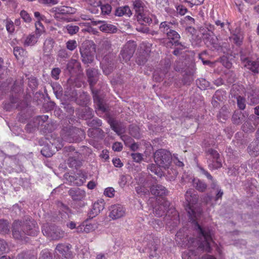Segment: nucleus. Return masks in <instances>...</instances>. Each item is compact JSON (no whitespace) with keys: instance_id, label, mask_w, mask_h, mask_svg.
Wrapping results in <instances>:
<instances>
[{"instance_id":"f257e3e1","label":"nucleus","mask_w":259,"mask_h":259,"mask_svg":"<svg viewBox=\"0 0 259 259\" xmlns=\"http://www.w3.org/2000/svg\"><path fill=\"white\" fill-rule=\"evenodd\" d=\"M198 196L195 193L194 190L190 189L185 194V200L187 203V210L190 221L194 223L196 231L198 237L196 240L193 238L189 240L181 238V232H178L176 235V240L178 243L189 248L188 252L182 254L183 259H197L196 256L202 251L210 252L211 243L212 242L211 234L208 228H202L196 222L197 217L201 213L200 211H196L195 205L198 201Z\"/></svg>"},{"instance_id":"f03ea898","label":"nucleus","mask_w":259,"mask_h":259,"mask_svg":"<svg viewBox=\"0 0 259 259\" xmlns=\"http://www.w3.org/2000/svg\"><path fill=\"white\" fill-rule=\"evenodd\" d=\"M12 229L13 238L19 240H25L26 236H36L39 232L37 223L30 217H27L22 222L15 221Z\"/></svg>"},{"instance_id":"7ed1b4c3","label":"nucleus","mask_w":259,"mask_h":259,"mask_svg":"<svg viewBox=\"0 0 259 259\" xmlns=\"http://www.w3.org/2000/svg\"><path fill=\"white\" fill-rule=\"evenodd\" d=\"M111 42L108 38H104L100 43L98 50L97 58L101 61V64L103 72L107 75L110 73L111 70H106V63H109V59L113 58L114 56L110 53Z\"/></svg>"},{"instance_id":"20e7f679","label":"nucleus","mask_w":259,"mask_h":259,"mask_svg":"<svg viewBox=\"0 0 259 259\" xmlns=\"http://www.w3.org/2000/svg\"><path fill=\"white\" fill-rule=\"evenodd\" d=\"M154 159L156 165L164 169L168 168L171 162L170 153L164 149L156 151L154 154Z\"/></svg>"},{"instance_id":"39448f33","label":"nucleus","mask_w":259,"mask_h":259,"mask_svg":"<svg viewBox=\"0 0 259 259\" xmlns=\"http://www.w3.org/2000/svg\"><path fill=\"white\" fill-rule=\"evenodd\" d=\"M95 52V46L93 43L82 44L80 48L82 61L85 64L91 63L94 60Z\"/></svg>"},{"instance_id":"423d86ee","label":"nucleus","mask_w":259,"mask_h":259,"mask_svg":"<svg viewBox=\"0 0 259 259\" xmlns=\"http://www.w3.org/2000/svg\"><path fill=\"white\" fill-rule=\"evenodd\" d=\"M42 232L44 235L55 240H58L64 236L65 232L60 228L55 226L44 225L42 227Z\"/></svg>"},{"instance_id":"0eeeda50","label":"nucleus","mask_w":259,"mask_h":259,"mask_svg":"<svg viewBox=\"0 0 259 259\" xmlns=\"http://www.w3.org/2000/svg\"><path fill=\"white\" fill-rule=\"evenodd\" d=\"M208 157V163L210 169H217L222 167V162L218 152L213 149H208L207 152Z\"/></svg>"},{"instance_id":"6e6552de","label":"nucleus","mask_w":259,"mask_h":259,"mask_svg":"<svg viewBox=\"0 0 259 259\" xmlns=\"http://www.w3.org/2000/svg\"><path fill=\"white\" fill-rule=\"evenodd\" d=\"M109 217L112 220H117L125 214V208L123 205L120 204L112 205L109 208Z\"/></svg>"},{"instance_id":"1a4fd4ad","label":"nucleus","mask_w":259,"mask_h":259,"mask_svg":"<svg viewBox=\"0 0 259 259\" xmlns=\"http://www.w3.org/2000/svg\"><path fill=\"white\" fill-rule=\"evenodd\" d=\"M135 51V45L133 42L126 43L123 47L120 54V58L126 62L130 60Z\"/></svg>"},{"instance_id":"9d476101","label":"nucleus","mask_w":259,"mask_h":259,"mask_svg":"<svg viewBox=\"0 0 259 259\" xmlns=\"http://www.w3.org/2000/svg\"><path fill=\"white\" fill-rule=\"evenodd\" d=\"M63 136V137L62 139L58 138L57 139H53L52 141H50L52 148H54V150L56 149V151L61 149L64 145L62 140L69 143L74 142L77 140L76 138L72 137L71 135H68L67 136L64 135Z\"/></svg>"},{"instance_id":"9b49d317","label":"nucleus","mask_w":259,"mask_h":259,"mask_svg":"<svg viewBox=\"0 0 259 259\" xmlns=\"http://www.w3.org/2000/svg\"><path fill=\"white\" fill-rule=\"evenodd\" d=\"M241 60L243 65L245 67H246L255 73L259 72V58L254 61H251L248 58L241 56Z\"/></svg>"},{"instance_id":"f8f14e48","label":"nucleus","mask_w":259,"mask_h":259,"mask_svg":"<svg viewBox=\"0 0 259 259\" xmlns=\"http://www.w3.org/2000/svg\"><path fill=\"white\" fill-rule=\"evenodd\" d=\"M48 115H41L37 116L34 119V124L32 125L31 122L29 123L26 126V128L28 132H32L39 125H42L48 119Z\"/></svg>"},{"instance_id":"ddd939ff","label":"nucleus","mask_w":259,"mask_h":259,"mask_svg":"<svg viewBox=\"0 0 259 259\" xmlns=\"http://www.w3.org/2000/svg\"><path fill=\"white\" fill-rule=\"evenodd\" d=\"M70 248V244H59L56 247V252L65 258H69L71 256Z\"/></svg>"},{"instance_id":"4468645a","label":"nucleus","mask_w":259,"mask_h":259,"mask_svg":"<svg viewBox=\"0 0 259 259\" xmlns=\"http://www.w3.org/2000/svg\"><path fill=\"white\" fill-rule=\"evenodd\" d=\"M158 244L154 241H152L148 245V247L145 248V251L149 253L150 259H158L159 257L158 252Z\"/></svg>"},{"instance_id":"2eb2a0df","label":"nucleus","mask_w":259,"mask_h":259,"mask_svg":"<svg viewBox=\"0 0 259 259\" xmlns=\"http://www.w3.org/2000/svg\"><path fill=\"white\" fill-rule=\"evenodd\" d=\"M68 193L74 201L82 200L86 196L85 191L78 188L70 189Z\"/></svg>"},{"instance_id":"dca6fc26","label":"nucleus","mask_w":259,"mask_h":259,"mask_svg":"<svg viewBox=\"0 0 259 259\" xmlns=\"http://www.w3.org/2000/svg\"><path fill=\"white\" fill-rule=\"evenodd\" d=\"M55 12V18L58 19L59 15L62 14H72L75 13V9L71 7L68 6H60L54 8Z\"/></svg>"},{"instance_id":"f3484780","label":"nucleus","mask_w":259,"mask_h":259,"mask_svg":"<svg viewBox=\"0 0 259 259\" xmlns=\"http://www.w3.org/2000/svg\"><path fill=\"white\" fill-rule=\"evenodd\" d=\"M169 205L167 201L163 200V201L159 205L155 206L154 208V213L157 217H160L165 214Z\"/></svg>"},{"instance_id":"a211bd4d","label":"nucleus","mask_w":259,"mask_h":259,"mask_svg":"<svg viewBox=\"0 0 259 259\" xmlns=\"http://www.w3.org/2000/svg\"><path fill=\"white\" fill-rule=\"evenodd\" d=\"M102 24L99 27L100 30L105 33H115L117 30V28L115 26L111 24H107L105 21H96L94 22V25H97L98 24Z\"/></svg>"},{"instance_id":"6ab92c4d","label":"nucleus","mask_w":259,"mask_h":259,"mask_svg":"<svg viewBox=\"0 0 259 259\" xmlns=\"http://www.w3.org/2000/svg\"><path fill=\"white\" fill-rule=\"evenodd\" d=\"M105 206V202L103 199H100L97 200L93 205V208L91 211V213L93 217L98 215L102 210H103Z\"/></svg>"},{"instance_id":"aec40b11","label":"nucleus","mask_w":259,"mask_h":259,"mask_svg":"<svg viewBox=\"0 0 259 259\" xmlns=\"http://www.w3.org/2000/svg\"><path fill=\"white\" fill-rule=\"evenodd\" d=\"M87 74L88 77V81L92 88L95 85L98 80V72L96 69L89 68L87 70Z\"/></svg>"},{"instance_id":"412c9836","label":"nucleus","mask_w":259,"mask_h":259,"mask_svg":"<svg viewBox=\"0 0 259 259\" xmlns=\"http://www.w3.org/2000/svg\"><path fill=\"white\" fill-rule=\"evenodd\" d=\"M167 36L168 39L169 40H171L173 41H169V44L167 43V46L168 47H170L171 45H179L180 43L179 42V40L180 38V35L178 34L177 32L176 31L170 29L168 32H167Z\"/></svg>"},{"instance_id":"4be33fe9","label":"nucleus","mask_w":259,"mask_h":259,"mask_svg":"<svg viewBox=\"0 0 259 259\" xmlns=\"http://www.w3.org/2000/svg\"><path fill=\"white\" fill-rule=\"evenodd\" d=\"M151 192L154 195L163 196L166 195L167 191L164 186L156 184L151 187Z\"/></svg>"},{"instance_id":"5701e85b","label":"nucleus","mask_w":259,"mask_h":259,"mask_svg":"<svg viewBox=\"0 0 259 259\" xmlns=\"http://www.w3.org/2000/svg\"><path fill=\"white\" fill-rule=\"evenodd\" d=\"M250 155L257 156L259 154V140H255L250 143L248 148Z\"/></svg>"},{"instance_id":"b1692460","label":"nucleus","mask_w":259,"mask_h":259,"mask_svg":"<svg viewBox=\"0 0 259 259\" xmlns=\"http://www.w3.org/2000/svg\"><path fill=\"white\" fill-rule=\"evenodd\" d=\"M193 187L199 192H204L206 189L207 185L198 179L194 178L193 180Z\"/></svg>"},{"instance_id":"393cba45","label":"nucleus","mask_w":259,"mask_h":259,"mask_svg":"<svg viewBox=\"0 0 259 259\" xmlns=\"http://www.w3.org/2000/svg\"><path fill=\"white\" fill-rule=\"evenodd\" d=\"M55 41L51 37L46 39L44 44L43 51L45 53H50L52 51Z\"/></svg>"},{"instance_id":"a878e982","label":"nucleus","mask_w":259,"mask_h":259,"mask_svg":"<svg viewBox=\"0 0 259 259\" xmlns=\"http://www.w3.org/2000/svg\"><path fill=\"white\" fill-rule=\"evenodd\" d=\"M138 21L142 25H144V23L150 24L152 22L151 18L146 15L144 12L142 13H139L137 16Z\"/></svg>"},{"instance_id":"bb28decb","label":"nucleus","mask_w":259,"mask_h":259,"mask_svg":"<svg viewBox=\"0 0 259 259\" xmlns=\"http://www.w3.org/2000/svg\"><path fill=\"white\" fill-rule=\"evenodd\" d=\"M115 14L116 16L119 17L124 15L129 17L132 15V12L128 6H124L117 9Z\"/></svg>"},{"instance_id":"cd10ccee","label":"nucleus","mask_w":259,"mask_h":259,"mask_svg":"<svg viewBox=\"0 0 259 259\" xmlns=\"http://www.w3.org/2000/svg\"><path fill=\"white\" fill-rule=\"evenodd\" d=\"M58 206L59 207V212L63 219H67L69 218L70 210L68 207L63 204L62 202H59Z\"/></svg>"},{"instance_id":"c85d7f7f","label":"nucleus","mask_w":259,"mask_h":259,"mask_svg":"<svg viewBox=\"0 0 259 259\" xmlns=\"http://www.w3.org/2000/svg\"><path fill=\"white\" fill-rule=\"evenodd\" d=\"M133 6L137 15L144 12L145 4L143 0H135L133 2Z\"/></svg>"},{"instance_id":"c756f323","label":"nucleus","mask_w":259,"mask_h":259,"mask_svg":"<svg viewBox=\"0 0 259 259\" xmlns=\"http://www.w3.org/2000/svg\"><path fill=\"white\" fill-rule=\"evenodd\" d=\"M10 223L5 220H0V233L3 235L8 234L10 232Z\"/></svg>"},{"instance_id":"7c9ffc66","label":"nucleus","mask_w":259,"mask_h":259,"mask_svg":"<svg viewBox=\"0 0 259 259\" xmlns=\"http://www.w3.org/2000/svg\"><path fill=\"white\" fill-rule=\"evenodd\" d=\"M94 225L91 224L86 225L82 224L76 227V232L78 233L85 232L88 233L94 231Z\"/></svg>"},{"instance_id":"2f4dec72","label":"nucleus","mask_w":259,"mask_h":259,"mask_svg":"<svg viewBox=\"0 0 259 259\" xmlns=\"http://www.w3.org/2000/svg\"><path fill=\"white\" fill-rule=\"evenodd\" d=\"M38 39L34 34H29L26 37L24 41V45L25 46H33L37 42Z\"/></svg>"},{"instance_id":"473e14b6","label":"nucleus","mask_w":259,"mask_h":259,"mask_svg":"<svg viewBox=\"0 0 259 259\" xmlns=\"http://www.w3.org/2000/svg\"><path fill=\"white\" fill-rule=\"evenodd\" d=\"M79 30V28L78 26L73 25L72 24H68L63 28V30L65 32H66L70 35H73L77 33Z\"/></svg>"},{"instance_id":"72a5a7b5","label":"nucleus","mask_w":259,"mask_h":259,"mask_svg":"<svg viewBox=\"0 0 259 259\" xmlns=\"http://www.w3.org/2000/svg\"><path fill=\"white\" fill-rule=\"evenodd\" d=\"M243 35L242 32H238L233 34L230 37L233 42L237 46H240L242 44L243 39Z\"/></svg>"},{"instance_id":"f704fd0d","label":"nucleus","mask_w":259,"mask_h":259,"mask_svg":"<svg viewBox=\"0 0 259 259\" xmlns=\"http://www.w3.org/2000/svg\"><path fill=\"white\" fill-rule=\"evenodd\" d=\"M35 31L34 34L38 38L45 32V27L40 22L35 23Z\"/></svg>"},{"instance_id":"c9c22d12","label":"nucleus","mask_w":259,"mask_h":259,"mask_svg":"<svg viewBox=\"0 0 259 259\" xmlns=\"http://www.w3.org/2000/svg\"><path fill=\"white\" fill-rule=\"evenodd\" d=\"M55 152V150L54 148H52V146H45L41 150V153L44 156L49 157L52 156Z\"/></svg>"},{"instance_id":"e433bc0d","label":"nucleus","mask_w":259,"mask_h":259,"mask_svg":"<svg viewBox=\"0 0 259 259\" xmlns=\"http://www.w3.org/2000/svg\"><path fill=\"white\" fill-rule=\"evenodd\" d=\"M16 259H36V256L34 253L27 251L19 254Z\"/></svg>"},{"instance_id":"4c0bfd02","label":"nucleus","mask_w":259,"mask_h":259,"mask_svg":"<svg viewBox=\"0 0 259 259\" xmlns=\"http://www.w3.org/2000/svg\"><path fill=\"white\" fill-rule=\"evenodd\" d=\"M160 167H158L156 165L154 164H149L148 166V169L151 171L152 172L156 175L159 177H161L163 175V172L161 171Z\"/></svg>"},{"instance_id":"58836bf2","label":"nucleus","mask_w":259,"mask_h":259,"mask_svg":"<svg viewBox=\"0 0 259 259\" xmlns=\"http://www.w3.org/2000/svg\"><path fill=\"white\" fill-rule=\"evenodd\" d=\"M100 8L101 11V14L103 15H108L110 14L112 10L111 6L108 4L102 5L101 2V5H100Z\"/></svg>"},{"instance_id":"ea45409f","label":"nucleus","mask_w":259,"mask_h":259,"mask_svg":"<svg viewBox=\"0 0 259 259\" xmlns=\"http://www.w3.org/2000/svg\"><path fill=\"white\" fill-rule=\"evenodd\" d=\"M93 94L94 100L95 102H96L97 103L99 109H100L101 110L103 111H105L106 108L103 105L101 100L99 98L97 93H95V91H93Z\"/></svg>"},{"instance_id":"a19ab883","label":"nucleus","mask_w":259,"mask_h":259,"mask_svg":"<svg viewBox=\"0 0 259 259\" xmlns=\"http://www.w3.org/2000/svg\"><path fill=\"white\" fill-rule=\"evenodd\" d=\"M26 52L20 47H15L14 49V54L17 59H19L20 57L25 55Z\"/></svg>"},{"instance_id":"79ce46f5","label":"nucleus","mask_w":259,"mask_h":259,"mask_svg":"<svg viewBox=\"0 0 259 259\" xmlns=\"http://www.w3.org/2000/svg\"><path fill=\"white\" fill-rule=\"evenodd\" d=\"M171 27L170 23L165 21L161 23L159 28L162 32L167 34V32H168L169 30L171 29Z\"/></svg>"},{"instance_id":"37998d69","label":"nucleus","mask_w":259,"mask_h":259,"mask_svg":"<svg viewBox=\"0 0 259 259\" xmlns=\"http://www.w3.org/2000/svg\"><path fill=\"white\" fill-rule=\"evenodd\" d=\"M20 16L23 21L26 23H30L32 21V18L30 15L25 10H22L20 12Z\"/></svg>"},{"instance_id":"c03bdc74","label":"nucleus","mask_w":259,"mask_h":259,"mask_svg":"<svg viewBox=\"0 0 259 259\" xmlns=\"http://www.w3.org/2000/svg\"><path fill=\"white\" fill-rule=\"evenodd\" d=\"M67 164L70 167L76 168L79 164V161L73 157H70L68 159Z\"/></svg>"},{"instance_id":"a18cd8bd","label":"nucleus","mask_w":259,"mask_h":259,"mask_svg":"<svg viewBox=\"0 0 259 259\" xmlns=\"http://www.w3.org/2000/svg\"><path fill=\"white\" fill-rule=\"evenodd\" d=\"M236 99L238 108L241 110H244L246 107L245 99L240 96L237 97Z\"/></svg>"},{"instance_id":"49530a36","label":"nucleus","mask_w":259,"mask_h":259,"mask_svg":"<svg viewBox=\"0 0 259 259\" xmlns=\"http://www.w3.org/2000/svg\"><path fill=\"white\" fill-rule=\"evenodd\" d=\"M66 45L67 49L71 51L74 50L77 46L76 41L73 39L69 40L67 41Z\"/></svg>"},{"instance_id":"de8ad7c7","label":"nucleus","mask_w":259,"mask_h":259,"mask_svg":"<svg viewBox=\"0 0 259 259\" xmlns=\"http://www.w3.org/2000/svg\"><path fill=\"white\" fill-rule=\"evenodd\" d=\"M209 42L214 49L219 50L221 48V46L220 43H219V40L217 38L211 37L209 38Z\"/></svg>"},{"instance_id":"09e8293b","label":"nucleus","mask_w":259,"mask_h":259,"mask_svg":"<svg viewBox=\"0 0 259 259\" xmlns=\"http://www.w3.org/2000/svg\"><path fill=\"white\" fill-rule=\"evenodd\" d=\"M8 250L7 242L4 240L0 239V255L6 252Z\"/></svg>"},{"instance_id":"8fccbe9b","label":"nucleus","mask_w":259,"mask_h":259,"mask_svg":"<svg viewBox=\"0 0 259 259\" xmlns=\"http://www.w3.org/2000/svg\"><path fill=\"white\" fill-rule=\"evenodd\" d=\"M168 5V0H156V6L159 9H165Z\"/></svg>"},{"instance_id":"3c124183","label":"nucleus","mask_w":259,"mask_h":259,"mask_svg":"<svg viewBox=\"0 0 259 259\" xmlns=\"http://www.w3.org/2000/svg\"><path fill=\"white\" fill-rule=\"evenodd\" d=\"M166 72L159 73L158 71H155L153 74V78L156 81H160L164 78Z\"/></svg>"},{"instance_id":"603ef678","label":"nucleus","mask_w":259,"mask_h":259,"mask_svg":"<svg viewBox=\"0 0 259 259\" xmlns=\"http://www.w3.org/2000/svg\"><path fill=\"white\" fill-rule=\"evenodd\" d=\"M79 63L76 60H71L67 64V69L69 72H71L75 67H78Z\"/></svg>"},{"instance_id":"864d4df0","label":"nucleus","mask_w":259,"mask_h":259,"mask_svg":"<svg viewBox=\"0 0 259 259\" xmlns=\"http://www.w3.org/2000/svg\"><path fill=\"white\" fill-rule=\"evenodd\" d=\"M199 88L205 90L207 88L209 87V82L204 78H201L199 80Z\"/></svg>"},{"instance_id":"5fc2aeb1","label":"nucleus","mask_w":259,"mask_h":259,"mask_svg":"<svg viewBox=\"0 0 259 259\" xmlns=\"http://www.w3.org/2000/svg\"><path fill=\"white\" fill-rule=\"evenodd\" d=\"M39 259H52L49 250L47 249L42 250L40 253Z\"/></svg>"},{"instance_id":"6e6d98bb","label":"nucleus","mask_w":259,"mask_h":259,"mask_svg":"<svg viewBox=\"0 0 259 259\" xmlns=\"http://www.w3.org/2000/svg\"><path fill=\"white\" fill-rule=\"evenodd\" d=\"M115 190L112 187H108L105 189L104 194L108 197H112L114 196Z\"/></svg>"},{"instance_id":"4d7b16f0","label":"nucleus","mask_w":259,"mask_h":259,"mask_svg":"<svg viewBox=\"0 0 259 259\" xmlns=\"http://www.w3.org/2000/svg\"><path fill=\"white\" fill-rule=\"evenodd\" d=\"M131 156L134 161L136 162H140L143 159V155L139 153H132Z\"/></svg>"},{"instance_id":"13d9d810","label":"nucleus","mask_w":259,"mask_h":259,"mask_svg":"<svg viewBox=\"0 0 259 259\" xmlns=\"http://www.w3.org/2000/svg\"><path fill=\"white\" fill-rule=\"evenodd\" d=\"M186 3H189L191 7L194 5H199L203 3L204 0H184Z\"/></svg>"},{"instance_id":"bf43d9fd","label":"nucleus","mask_w":259,"mask_h":259,"mask_svg":"<svg viewBox=\"0 0 259 259\" xmlns=\"http://www.w3.org/2000/svg\"><path fill=\"white\" fill-rule=\"evenodd\" d=\"M136 29L139 32L146 34L149 33L150 31L149 27L142 24L139 26H137Z\"/></svg>"},{"instance_id":"052dcab7","label":"nucleus","mask_w":259,"mask_h":259,"mask_svg":"<svg viewBox=\"0 0 259 259\" xmlns=\"http://www.w3.org/2000/svg\"><path fill=\"white\" fill-rule=\"evenodd\" d=\"M177 11L181 15H184L188 12L187 9L183 5L178 6Z\"/></svg>"},{"instance_id":"680f3d73","label":"nucleus","mask_w":259,"mask_h":259,"mask_svg":"<svg viewBox=\"0 0 259 259\" xmlns=\"http://www.w3.org/2000/svg\"><path fill=\"white\" fill-rule=\"evenodd\" d=\"M61 72V70L58 68H55L52 70V76L55 79H58L59 78V74Z\"/></svg>"},{"instance_id":"e2e57ef3","label":"nucleus","mask_w":259,"mask_h":259,"mask_svg":"<svg viewBox=\"0 0 259 259\" xmlns=\"http://www.w3.org/2000/svg\"><path fill=\"white\" fill-rule=\"evenodd\" d=\"M112 149L114 151H121L122 149V145L120 142H115L113 144Z\"/></svg>"},{"instance_id":"0e129e2a","label":"nucleus","mask_w":259,"mask_h":259,"mask_svg":"<svg viewBox=\"0 0 259 259\" xmlns=\"http://www.w3.org/2000/svg\"><path fill=\"white\" fill-rule=\"evenodd\" d=\"M6 29L10 33H12L14 31V25L12 21H7L6 24Z\"/></svg>"},{"instance_id":"69168bd1","label":"nucleus","mask_w":259,"mask_h":259,"mask_svg":"<svg viewBox=\"0 0 259 259\" xmlns=\"http://www.w3.org/2000/svg\"><path fill=\"white\" fill-rule=\"evenodd\" d=\"M254 93H250V96H248V99L250 100V104H255L258 102V99L256 97V94L254 95Z\"/></svg>"},{"instance_id":"338daca9","label":"nucleus","mask_w":259,"mask_h":259,"mask_svg":"<svg viewBox=\"0 0 259 259\" xmlns=\"http://www.w3.org/2000/svg\"><path fill=\"white\" fill-rule=\"evenodd\" d=\"M112 130L118 135L122 134L123 129L119 126L117 124H112L111 125Z\"/></svg>"},{"instance_id":"774afa93","label":"nucleus","mask_w":259,"mask_h":259,"mask_svg":"<svg viewBox=\"0 0 259 259\" xmlns=\"http://www.w3.org/2000/svg\"><path fill=\"white\" fill-rule=\"evenodd\" d=\"M127 183V178L125 176H121L119 179L118 183L121 188H123Z\"/></svg>"}]
</instances>
